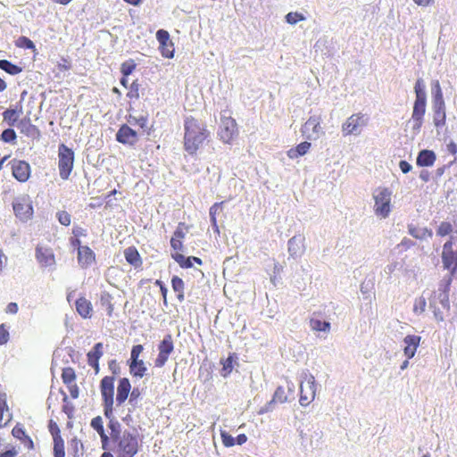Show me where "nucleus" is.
<instances>
[{
	"label": "nucleus",
	"mask_w": 457,
	"mask_h": 457,
	"mask_svg": "<svg viewBox=\"0 0 457 457\" xmlns=\"http://www.w3.org/2000/svg\"><path fill=\"white\" fill-rule=\"evenodd\" d=\"M9 340V332L4 328V325L0 326V345L6 344Z\"/></svg>",
	"instance_id": "4d7b16f0"
},
{
	"label": "nucleus",
	"mask_w": 457,
	"mask_h": 457,
	"mask_svg": "<svg viewBox=\"0 0 457 457\" xmlns=\"http://www.w3.org/2000/svg\"><path fill=\"white\" fill-rule=\"evenodd\" d=\"M124 256L126 261L134 267H138L141 264L139 253L133 247L127 248L124 251Z\"/></svg>",
	"instance_id": "cd10ccee"
},
{
	"label": "nucleus",
	"mask_w": 457,
	"mask_h": 457,
	"mask_svg": "<svg viewBox=\"0 0 457 457\" xmlns=\"http://www.w3.org/2000/svg\"><path fill=\"white\" fill-rule=\"evenodd\" d=\"M414 89L416 94V99H420V96L422 97V99H426L425 86L422 79L417 80Z\"/></svg>",
	"instance_id": "79ce46f5"
},
{
	"label": "nucleus",
	"mask_w": 457,
	"mask_h": 457,
	"mask_svg": "<svg viewBox=\"0 0 457 457\" xmlns=\"http://www.w3.org/2000/svg\"><path fill=\"white\" fill-rule=\"evenodd\" d=\"M18 304L16 303H10L6 306V312L11 314H16L18 312Z\"/></svg>",
	"instance_id": "e2e57ef3"
},
{
	"label": "nucleus",
	"mask_w": 457,
	"mask_h": 457,
	"mask_svg": "<svg viewBox=\"0 0 457 457\" xmlns=\"http://www.w3.org/2000/svg\"><path fill=\"white\" fill-rule=\"evenodd\" d=\"M421 337L416 335H408L403 338V354L407 359L414 357L420 345Z\"/></svg>",
	"instance_id": "6ab92c4d"
},
{
	"label": "nucleus",
	"mask_w": 457,
	"mask_h": 457,
	"mask_svg": "<svg viewBox=\"0 0 457 457\" xmlns=\"http://www.w3.org/2000/svg\"><path fill=\"white\" fill-rule=\"evenodd\" d=\"M272 399L276 402V403H284L287 401V395H286V392L284 390V388L282 386H278L274 395H273V397Z\"/></svg>",
	"instance_id": "4c0bfd02"
},
{
	"label": "nucleus",
	"mask_w": 457,
	"mask_h": 457,
	"mask_svg": "<svg viewBox=\"0 0 457 457\" xmlns=\"http://www.w3.org/2000/svg\"><path fill=\"white\" fill-rule=\"evenodd\" d=\"M408 231L411 236L421 240L431 237L433 235L432 230L427 228H418L413 225H409Z\"/></svg>",
	"instance_id": "bb28decb"
},
{
	"label": "nucleus",
	"mask_w": 457,
	"mask_h": 457,
	"mask_svg": "<svg viewBox=\"0 0 457 457\" xmlns=\"http://www.w3.org/2000/svg\"><path fill=\"white\" fill-rule=\"evenodd\" d=\"M171 256L180 265V267L184 268L187 260L186 256L178 252L171 253Z\"/></svg>",
	"instance_id": "6e6d98bb"
},
{
	"label": "nucleus",
	"mask_w": 457,
	"mask_h": 457,
	"mask_svg": "<svg viewBox=\"0 0 457 457\" xmlns=\"http://www.w3.org/2000/svg\"><path fill=\"white\" fill-rule=\"evenodd\" d=\"M185 149L190 154H195L208 137L209 132L206 125L194 118H187L185 120Z\"/></svg>",
	"instance_id": "f257e3e1"
},
{
	"label": "nucleus",
	"mask_w": 457,
	"mask_h": 457,
	"mask_svg": "<svg viewBox=\"0 0 457 457\" xmlns=\"http://www.w3.org/2000/svg\"><path fill=\"white\" fill-rule=\"evenodd\" d=\"M426 305V299L423 296H420L414 302L413 312L417 314L422 313L425 311Z\"/></svg>",
	"instance_id": "ea45409f"
},
{
	"label": "nucleus",
	"mask_w": 457,
	"mask_h": 457,
	"mask_svg": "<svg viewBox=\"0 0 457 457\" xmlns=\"http://www.w3.org/2000/svg\"><path fill=\"white\" fill-rule=\"evenodd\" d=\"M310 327L313 331L329 333L331 325L328 321H322L318 319H311Z\"/></svg>",
	"instance_id": "c85d7f7f"
},
{
	"label": "nucleus",
	"mask_w": 457,
	"mask_h": 457,
	"mask_svg": "<svg viewBox=\"0 0 457 457\" xmlns=\"http://www.w3.org/2000/svg\"><path fill=\"white\" fill-rule=\"evenodd\" d=\"M433 122L438 129L445 124V104L443 97V92L438 81L434 83L433 87Z\"/></svg>",
	"instance_id": "20e7f679"
},
{
	"label": "nucleus",
	"mask_w": 457,
	"mask_h": 457,
	"mask_svg": "<svg viewBox=\"0 0 457 457\" xmlns=\"http://www.w3.org/2000/svg\"><path fill=\"white\" fill-rule=\"evenodd\" d=\"M170 245L172 247V249L176 252L179 253V251H182L183 250V244H182V241L181 240H179L177 238H171L170 239Z\"/></svg>",
	"instance_id": "bf43d9fd"
},
{
	"label": "nucleus",
	"mask_w": 457,
	"mask_h": 457,
	"mask_svg": "<svg viewBox=\"0 0 457 457\" xmlns=\"http://www.w3.org/2000/svg\"><path fill=\"white\" fill-rule=\"evenodd\" d=\"M287 251L290 257L300 258L305 252V237L303 234H296L287 242Z\"/></svg>",
	"instance_id": "2eb2a0df"
},
{
	"label": "nucleus",
	"mask_w": 457,
	"mask_h": 457,
	"mask_svg": "<svg viewBox=\"0 0 457 457\" xmlns=\"http://www.w3.org/2000/svg\"><path fill=\"white\" fill-rule=\"evenodd\" d=\"M91 427L97 431V433H100V432H103L104 429V426H103V420L100 416H97L96 418H94L92 420H91Z\"/></svg>",
	"instance_id": "09e8293b"
},
{
	"label": "nucleus",
	"mask_w": 457,
	"mask_h": 457,
	"mask_svg": "<svg viewBox=\"0 0 457 457\" xmlns=\"http://www.w3.org/2000/svg\"><path fill=\"white\" fill-rule=\"evenodd\" d=\"M129 122L130 124H137L139 125L141 128H144L145 126V123H146V119L144 118V117H140L139 119H137V118H130L129 120Z\"/></svg>",
	"instance_id": "052dcab7"
},
{
	"label": "nucleus",
	"mask_w": 457,
	"mask_h": 457,
	"mask_svg": "<svg viewBox=\"0 0 457 457\" xmlns=\"http://www.w3.org/2000/svg\"><path fill=\"white\" fill-rule=\"evenodd\" d=\"M276 402L271 399L270 402H268L266 404H264L258 411V414L262 415L264 413L272 411L274 409V404Z\"/></svg>",
	"instance_id": "5fc2aeb1"
},
{
	"label": "nucleus",
	"mask_w": 457,
	"mask_h": 457,
	"mask_svg": "<svg viewBox=\"0 0 457 457\" xmlns=\"http://www.w3.org/2000/svg\"><path fill=\"white\" fill-rule=\"evenodd\" d=\"M114 378L113 377H104L101 381V395L104 400V415L111 418L112 415V405L114 403Z\"/></svg>",
	"instance_id": "6e6552de"
},
{
	"label": "nucleus",
	"mask_w": 457,
	"mask_h": 457,
	"mask_svg": "<svg viewBox=\"0 0 457 457\" xmlns=\"http://www.w3.org/2000/svg\"><path fill=\"white\" fill-rule=\"evenodd\" d=\"M285 19L287 23L295 25L299 21H305L306 17L301 12H290L286 15Z\"/></svg>",
	"instance_id": "f704fd0d"
},
{
	"label": "nucleus",
	"mask_w": 457,
	"mask_h": 457,
	"mask_svg": "<svg viewBox=\"0 0 457 457\" xmlns=\"http://www.w3.org/2000/svg\"><path fill=\"white\" fill-rule=\"evenodd\" d=\"M174 350V345L170 335H166L158 345V356L154 361L156 367H162L167 362L170 353Z\"/></svg>",
	"instance_id": "4468645a"
},
{
	"label": "nucleus",
	"mask_w": 457,
	"mask_h": 457,
	"mask_svg": "<svg viewBox=\"0 0 457 457\" xmlns=\"http://www.w3.org/2000/svg\"><path fill=\"white\" fill-rule=\"evenodd\" d=\"M11 165L12 175L17 180L26 182L29 179L30 166L27 162L14 159Z\"/></svg>",
	"instance_id": "a211bd4d"
},
{
	"label": "nucleus",
	"mask_w": 457,
	"mask_h": 457,
	"mask_svg": "<svg viewBox=\"0 0 457 457\" xmlns=\"http://www.w3.org/2000/svg\"><path fill=\"white\" fill-rule=\"evenodd\" d=\"M6 262H7V257L4 253V252L0 249V271L3 270V268L4 267Z\"/></svg>",
	"instance_id": "338daca9"
},
{
	"label": "nucleus",
	"mask_w": 457,
	"mask_h": 457,
	"mask_svg": "<svg viewBox=\"0 0 457 457\" xmlns=\"http://www.w3.org/2000/svg\"><path fill=\"white\" fill-rule=\"evenodd\" d=\"M247 441V436L245 435V434H240L237 436V437L236 438V444L237 445H242L243 444H245V442Z\"/></svg>",
	"instance_id": "774afa93"
},
{
	"label": "nucleus",
	"mask_w": 457,
	"mask_h": 457,
	"mask_svg": "<svg viewBox=\"0 0 457 457\" xmlns=\"http://www.w3.org/2000/svg\"><path fill=\"white\" fill-rule=\"evenodd\" d=\"M12 207L16 217L22 222L29 220L33 216L32 201L28 195L17 197Z\"/></svg>",
	"instance_id": "9d476101"
},
{
	"label": "nucleus",
	"mask_w": 457,
	"mask_h": 457,
	"mask_svg": "<svg viewBox=\"0 0 457 457\" xmlns=\"http://www.w3.org/2000/svg\"><path fill=\"white\" fill-rule=\"evenodd\" d=\"M235 359L236 357L230 355L222 362L223 367L220 371L222 377L226 378L231 373L234 368Z\"/></svg>",
	"instance_id": "2f4dec72"
},
{
	"label": "nucleus",
	"mask_w": 457,
	"mask_h": 457,
	"mask_svg": "<svg viewBox=\"0 0 457 457\" xmlns=\"http://www.w3.org/2000/svg\"><path fill=\"white\" fill-rule=\"evenodd\" d=\"M54 457H64L65 452H64V445L62 440L58 441L54 439Z\"/></svg>",
	"instance_id": "c03bdc74"
},
{
	"label": "nucleus",
	"mask_w": 457,
	"mask_h": 457,
	"mask_svg": "<svg viewBox=\"0 0 457 457\" xmlns=\"http://www.w3.org/2000/svg\"><path fill=\"white\" fill-rule=\"evenodd\" d=\"M303 378V380L300 385L301 395L299 403L302 406H307L315 399L316 382L314 376L310 372H304Z\"/></svg>",
	"instance_id": "423d86ee"
},
{
	"label": "nucleus",
	"mask_w": 457,
	"mask_h": 457,
	"mask_svg": "<svg viewBox=\"0 0 457 457\" xmlns=\"http://www.w3.org/2000/svg\"><path fill=\"white\" fill-rule=\"evenodd\" d=\"M436 161V154L431 150H422L417 157V165L420 167L433 166Z\"/></svg>",
	"instance_id": "5701e85b"
},
{
	"label": "nucleus",
	"mask_w": 457,
	"mask_h": 457,
	"mask_svg": "<svg viewBox=\"0 0 457 457\" xmlns=\"http://www.w3.org/2000/svg\"><path fill=\"white\" fill-rule=\"evenodd\" d=\"M67 386H68L71 396L73 399H77L79 397V394L78 386L74 383L68 384Z\"/></svg>",
	"instance_id": "13d9d810"
},
{
	"label": "nucleus",
	"mask_w": 457,
	"mask_h": 457,
	"mask_svg": "<svg viewBox=\"0 0 457 457\" xmlns=\"http://www.w3.org/2000/svg\"><path fill=\"white\" fill-rule=\"evenodd\" d=\"M135 68H136V63L134 62V61L129 60L121 64L120 71L123 74V76L127 77L133 72Z\"/></svg>",
	"instance_id": "58836bf2"
},
{
	"label": "nucleus",
	"mask_w": 457,
	"mask_h": 457,
	"mask_svg": "<svg viewBox=\"0 0 457 457\" xmlns=\"http://www.w3.org/2000/svg\"><path fill=\"white\" fill-rule=\"evenodd\" d=\"M17 46L20 47L27 48V49H35L34 43L26 37H21L17 40Z\"/></svg>",
	"instance_id": "a18cd8bd"
},
{
	"label": "nucleus",
	"mask_w": 457,
	"mask_h": 457,
	"mask_svg": "<svg viewBox=\"0 0 457 457\" xmlns=\"http://www.w3.org/2000/svg\"><path fill=\"white\" fill-rule=\"evenodd\" d=\"M173 290L178 293V298L181 301L184 298V282L179 277H173L171 279Z\"/></svg>",
	"instance_id": "473e14b6"
},
{
	"label": "nucleus",
	"mask_w": 457,
	"mask_h": 457,
	"mask_svg": "<svg viewBox=\"0 0 457 457\" xmlns=\"http://www.w3.org/2000/svg\"><path fill=\"white\" fill-rule=\"evenodd\" d=\"M118 422H111V436L114 442L117 443L118 451L120 455H129L133 457L138 451V442L136 435L128 430H119Z\"/></svg>",
	"instance_id": "f03ea898"
},
{
	"label": "nucleus",
	"mask_w": 457,
	"mask_h": 457,
	"mask_svg": "<svg viewBox=\"0 0 457 457\" xmlns=\"http://www.w3.org/2000/svg\"><path fill=\"white\" fill-rule=\"evenodd\" d=\"M399 167L403 173H408L411 170V165L406 161H401Z\"/></svg>",
	"instance_id": "680f3d73"
},
{
	"label": "nucleus",
	"mask_w": 457,
	"mask_h": 457,
	"mask_svg": "<svg viewBox=\"0 0 457 457\" xmlns=\"http://www.w3.org/2000/svg\"><path fill=\"white\" fill-rule=\"evenodd\" d=\"M311 145H312L311 143L304 141V142L300 143L295 147V149L298 152V154H300L301 156H303L304 154H306L308 153V151L311 148Z\"/></svg>",
	"instance_id": "8fccbe9b"
},
{
	"label": "nucleus",
	"mask_w": 457,
	"mask_h": 457,
	"mask_svg": "<svg viewBox=\"0 0 457 457\" xmlns=\"http://www.w3.org/2000/svg\"><path fill=\"white\" fill-rule=\"evenodd\" d=\"M36 259L41 267L54 268L55 265V258L51 248L37 245L36 248Z\"/></svg>",
	"instance_id": "f3484780"
},
{
	"label": "nucleus",
	"mask_w": 457,
	"mask_h": 457,
	"mask_svg": "<svg viewBox=\"0 0 457 457\" xmlns=\"http://www.w3.org/2000/svg\"><path fill=\"white\" fill-rule=\"evenodd\" d=\"M58 155L60 176L62 179H67L73 168L74 154L71 149L64 145H61Z\"/></svg>",
	"instance_id": "9b49d317"
},
{
	"label": "nucleus",
	"mask_w": 457,
	"mask_h": 457,
	"mask_svg": "<svg viewBox=\"0 0 457 457\" xmlns=\"http://www.w3.org/2000/svg\"><path fill=\"white\" fill-rule=\"evenodd\" d=\"M442 262L445 269L457 274V249H453V241L448 240L443 245Z\"/></svg>",
	"instance_id": "ddd939ff"
},
{
	"label": "nucleus",
	"mask_w": 457,
	"mask_h": 457,
	"mask_svg": "<svg viewBox=\"0 0 457 457\" xmlns=\"http://www.w3.org/2000/svg\"><path fill=\"white\" fill-rule=\"evenodd\" d=\"M4 120L8 123L9 126H14L19 119V114L14 109H7L3 113Z\"/></svg>",
	"instance_id": "72a5a7b5"
},
{
	"label": "nucleus",
	"mask_w": 457,
	"mask_h": 457,
	"mask_svg": "<svg viewBox=\"0 0 457 457\" xmlns=\"http://www.w3.org/2000/svg\"><path fill=\"white\" fill-rule=\"evenodd\" d=\"M238 135L236 120L228 116L226 112L220 115V124L218 131L220 139L225 144H230Z\"/></svg>",
	"instance_id": "39448f33"
},
{
	"label": "nucleus",
	"mask_w": 457,
	"mask_h": 457,
	"mask_svg": "<svg viewBox=\"0 0 457 457\" xmlns=\"http://www.w3.org/2000/svg\"><path fill=\"white\" fill-rule=\"evenodd\" d=\"M131 389L130 382L128 378H121L117 387L116 402L119 405L122 404L129 396Z\"/></svg>",
	"instance_id": "4be33fe9"
},
{
	"label": "nucleus",
	"mask_w": 457,
	"mask_h": 457,
	"mask_svg": "<svg viewBox=\"0 0 457 457\" xmlns=\"http://www.w3.org/2000/svg\"><path fill=\"white\" fill-rule=\"evenodd\" d=\"M453 231V226L451 223L444 221L439 224L436 229V235L445 237L449 235Z\"/></svg>",
	"instance_id": "e433bc0d"
},
{
	"label": "nucleus",
	"mask_w": 457,
	"mask_h": 457,
	"mask_svg": "<svg viewBox=\"0 0 457 457\" xmlns=\"http://www.w3.org/2000/svg\"><path fill=\"white\" fill-rule=\"evenodd\" d=\"M1 139L6 143L12 142L16 139V133L12 129H6L2 132Z\"/></svg>",
	"instance_id": "37998d69"
},
{
	"label": "nucleus",
	"mask_w": 457,
	"mask_h": 457,
	"mask_svg": "<svg viewBox=\"0 0 457 457\" xmlns=\"http://www.w3.org/2000/svg\"><path fill=\"white\" fill-rule=\"evenodd\" d=\"M185 236H186V230H185L184 224L179 223L171 238H177V239L182 241V239L185 237Z\"/></svg>",
	"instance_id": "3c124183"
},
{
	"label": "nucleus",
	"mask_w": 457,
	"mask_h": 457,
	"mask_svg": "<svg viewBox=\"0 0 457 457\" xmlns=\"http://www.w3.org/2000/svg\"><path fill=\"white\" fill-rule=\"evenodd\" d=\"M145 370L146 367L142 360L131 362L130 364V371L136 377L142 378L145 375Z\"/></svg>",
	"instance_id": "7c9ffc66"
},
{
	"label": "nucleus",
	"mask_w": 457,
	"mask_h": 457,
	"mask_svg": "<svg viewBox=\"0 0 457 457\" xmlns=\"http://www.w3.org/2000/svg\"><path fill=\"white\" fill-rule=\"evenodd\" d=\"M287 154L290 159H296L301 156L300 154H298V152L296 151L295 147L289 149Z\"/></svg>",
	"instance_id": "69168bd1"
},
{
	"label": "nucleus",
	"mask_w": 457,
	"mask_h": 457,
	"mask_svg": "<svg viewBox=\"0 0 457 457\" xmlns=\"http://www.w3.org/2000/svg\"><path fill=\"white\" fill-rule=\"evenodd\" d=\"M220 436H221L222 444L226 447H231L236 445V438H234L232 436H230L228 432L221 430Z\"/></svg>",
	"instance_id": "a19ab883"
},
{
	"label": "nucleus",
	"mask_w": 457,
	"mask_h": 457,
	"mask_svg": "<svg viewBox=\"0 0 457 457\" xmlns=\"http://www.w3.org/2000/svg\"><path fill=\"white\" fill-rule=\"evenodd\" d=\"M102 348H103V344L97 343L94 346V349L87 353L88 364L90 366L94 367L96 369V372L98 371V369H99L98 368V361L101 358V356L103 355Z\"/></svg>",
	"instance_id": "b1692460"
},
{
	"label": "nucleus",
	"mask_w": 457,
	"mask_h": 457,
	"mask_svg": "<svg viewBox=\"0 0 457 457\" xmlns=\"http://www.w3.org/2000/svg\"><path fill=\"white\" fill-rule=\"evenodd\" d=\"M0 69L4 70L11 75L19 74L22 71L21 67L12 64L7 60H0Z\"/></svg>",
	"instance_id": "c756f323"
},
{
	"label": "nucleus",
	"mask_w": 457,
	"mask_h": 457,
	"mask_svg": "<svg viewBox=\"0 0 457 457\" xmlns=\"http://www.w3.org/2000/svg\"><path fill=\"white\" fill-rule=\"evenodd\" d=\"M426 105L427 99H422L420 96V99L414 101L411 117L408 121L413 135H417L420 131L426 113Z\"/></svg>",
	"instance_id": "0eeeda50"
},
{
	"label": "nucleus",
	"mask_w": 457,
	"mask_h": 457,
	"mask_svg": "<svg viewBox=\"0 0 457 457\" xmlns=\"http://www.w3.org/2000/svg\"><path fill=\"white\" fill-rule=\"evenodd\" d=\"M11 420V415L6 404V395L0 393V428L4 427Z\"/></svg>",
	"instance_id": "393cba45"
},
{
	"label": "nucleus",
	"mask_w": 457,
	"mask_h": 457,
	"mask_svg": "<svg viewBox=\"0 0 457 457\" xmlns=\"http://www.w3.org/2000/svg\"><path fill=\"white\" fill-rule=\"evenodd\" d=\"M76 310L81 317L88 318L92 312L91 303L86 298L80 297L76 301Z\"/></svg>",
	"instance_id": "a878e982"
},
{
	"label": "nucleus",
	"mask_w": 457,
	"mask_h": 457,
	"mask_svg": "<svg viewBox=\"0 0 457 457\" xmlns=\"http://www.w3.org/2000/svg\"><path fill=\"white\" fill-rule=\"evenodd\" d=\"M222 203H215L211 208H210V218H211V222H212V225H215V222L217 221L216 220V214L218 212V210L220 208V205Z\"/></svg>",
	"instance_id": "603ef678"
},
{
	"label": "nucleus",
	"mask_w": 457,
	"mask_h": 457,
	"mask_svg": "<svg viewBox=\"0 0 457 457\" xmlns=\"http://www.w3.org/2000/svg\"><path fill=\"white\" fill-rule=\"evenodd\" d=\"M142 351H143V346L141 345H137L133 346V348L131 350V353H130L131 362L140 361L138 359V357H139L140 353H142Z\"/></svg>",
	"instance_id": "de8ad7c7"
},
{
	"label": "nucleus",
	"mask_w": 457,
	"mask_h": 457,
	"mask_svg": "<svg viewBox=\"0 0 457 457\" xmlns=\"http://www.w3.org/2000/svg\"><path fill=\"white\" fill-rule=\"evenodd\" d=\"M62 378L63 383L68 385L74 382L76 378L75 371L72 368H65L62 370Z\"/></svg>",
	"instance_id": "c9c22d12"
},
{
	"label": "nucleus",
	"mask_w": 457,
	"mask_h": 457,
	"mask_svg": "<svg viewBox=\"0 0 457 457\" xmlns=\"http://www.w3.org/2000/svg\"><path fill=\"white\" fill-rule=\"evenodd\" d=\"M321 116L312 115L303 125L302 133L309 140H317L322 137L325 132L321 127Z\"/></svg>",
	"instance_id": "f8f14e48"
},
{
	"label": "nucleus",
	"mask_w": 457,
	"mask_h": 457,
	"mask_svg": "<svg viewBox=\"0 0 457 457\" xmlns=\"http://www.w3.org/2000/svg\"><path fill=\"white\" fill-rule=\"evenodd\" d=\"M419 6L427 7L434 4L435 0H413Z\"/></svg>",
	"instance_id": "0e129e2a"
},
{
	"label": "nucleus",
	"mask_w": 457,
	"mask_h": 457,
	"mask_svg": "<svg viewBox=\"0 0 457 457\" xmlns=\"http://www.w3.org/2000/svg\"><path fill=\"white\" fill-rule=\"evenodd\" d=\"M368 118L361 113H355L346 119L342 124V133L345 137L349 135L358 136L367 125Z\"/></svg>",
	"instance_id": "1a4fd4ad"
},
{
	"label": "nucleus",
	"mask_w": 457,
	"mask_h": 457,
	"mask_svg": "<svg viewBox=\"0 0 457 457\" xmlns=\"http://www.w3.org/2000/svg\"><path fill=\"white\" fill-rule=\"evenodd\" d=\"M156 38L160 44L162 55L165 58H172L174 55V48L169 32L164 29H159L156 32Z\"/></svg>",
	"instance_id": "dca6fc26"
},
{
	"label": "nucleus",
	"mask_w": 457,
	"mask_h": 457,
	"mask_svg": "<svg viewBox=\"0 0 457 457\" xmlns=\"http://www.w3.org/2000/svg\"><path fill=\"white\" fill-rule=\"evenodd\" d=\"M116 139L122 144L133 145L137 141V132L127 125H122L116 134Z\"/></svg>",
	"instance_id": "aec40b11"
},
{
	"label": "nucleus",
	"mask_w": 457,
	"mask_h": 457,
	"mask_svg": "<svg viewBox=\"0 0 457 457\" xmlns=\"http://www.w3.org/2000/svg\"><path fill=\"white\" fill-rule=\"evenodd\" d=\"M57 218L59 222L63 226H69L71 224V215L65 211L58 212Z\"/></svg>",
	"instance_id": "49530a36"
},
{
	"label": "nucleus",
	"mask_w": 457,
	"mask_h": 457,
	"mask_svg": "<svg viewBox=\"0 0 457 457\" xmlns=\"http://www.w3.org/2000/svg\"><path fill=\"white\" fill-rule=\"evenodd\" d=\"M12 436L18 439H21V440H23L25 439V436H28L26 434H25V431L24 429L20 427V426H15L13 428H12Z\"/></svg>",
	"instance_id": "864d4df0"
},
{
	"label": "nucleus",
	"mask_w": 457,
	"mask_h": 457,
	"mask_svg": "<svg viewBox=\"0 0 457 457\" xmlns=\"http://www.w3.org/2000/svg\"><path fill=\"white\" fill-rule=\"evenodd\" d=\"M392 195V190L387 187H379L372 192L373 212L378 219L385 220L389 217L393 210Z\"/></svg>",
	"instance_id": "7ed1b4c3"
},
{
	"label": "nucleus",
	"mask_w": 457,
	"mask_h": 457,
	"mask_svg": "<svg viewBox=\"0 0 457 457\" xmlns=\"http://www.w3.org/2000/svg\"><path fill=\"white\" fill-rule=\"evenodd\" d=\"M95 261L94 252L86 245L78 247V262L81 267L86 268L91 265Z\"/></svg>",
	"instance_id": "412c9836"
}]
</instances>
